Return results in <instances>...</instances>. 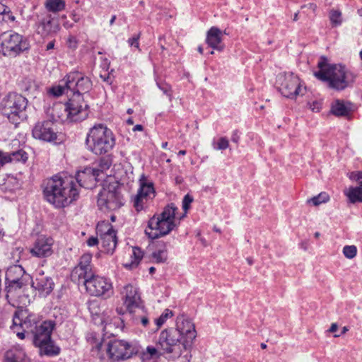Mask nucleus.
<instances>
[{"label":"nucleus","mask_w":362,"mask_h":362,"mask_svg":"<svg viewBox=\"0 0 362 362\" xmlns=\"http://www.w3.org/2000/svg\"><path fill=\"white\" fill-rule=\"evenodd\" d=\"M344 194L351 203L362 202V187H350Z\"/></svg>","instance_id":"nucleus-31"},{"label":"nucleus","mask_w":362,"mask_h":362,"mask_svg":"<svg viewBox=\"0 0 362 362\" xmlns=\"http://www.w3.org/2000/svg\"><path fill=\"white\" fill-rule=\"evenodd\" d=\"M107 353L112 361H119L129 358L136 350L127 341L115 339L108 343Z\"/></svg>","instance_id":"nucleus-14"},{"label":"nucleus","mask_w":362,"mask_h":362,"mask_svg":"<svg viewBox=\"0 0 362 362\" xmlns=\"http://www.w3.org/2000/svg\"><path fill=\"white\" fill-rule=\"evenodd\" d=\"M115 19H116V16H113L112 17V18L110 19V25H112V24L114 23V22H115Z\"/></svg>","instance_id":"nucleus-60"},{"label":"nucleus","mask_w":362,"mask_h":362,"mask_svg":"<svg viewBox=\"0 0 362 362\" xmlns=\"http://www.w3.org/2000/svg\"><path fill=\"white\" fill-rule=\"evenodd\" d=\"M247 262L250 265H252L253 264V261L251 258H247Z\"/></svg>","instance_id":"nucleus-63"},{"label":"nucleus","mask_w":362,"mask_h":362,"mask_svg":"<svg viewBox=\"0 0 362 362\" xmlns=\"http://www.w3.org/2000/svg\"><path fill=\"white\" fill-rule=\"evenodd\" d=\"M23 83L25 84L23 88L25 91H32L35 90L37 87L35 81L31 78H25Z\"/></svg>","instance_id":"nucleus-46"},{"label":"nucleus","mask_w":362,"mask_h":362,"mask_svg":"<svg viewBox=\"0 0 362 362\" xmlns=\"http://www.w3.org/2000/svg\"><path fill=\"white\" fill-rule=\"evenodd\" d=\"M341 12L339 10L332 9L329 11V18L333 26H339L342 23Z\"/></svg>","instance_id":"nucleus-40"},{"label":"nucleus","mask_w":362,"mask_h":362,"mask_svg":"<svg viewBox=\"0 0 362 362\" xmlns=\"http://www.w3.org/2000/svg\"><path fill=\"white\" fill-rule=\"evenodd\" d=\"M240 136L237 130L234 131L232 134L231 140L234 143H238Z\"/></svg>","instance_id":"nucleus-55"},{"label":"nucleus","mask_w":362,"mask_h":362,"mask_svg":"<svg viewBox=\"0 0 362 362\" xmlns=\"http://www.w3.org/2000/svg\"><path fill=\"white\" fill-rule=\"evenodd\" d=\"M54 322L51 320L40 322L31 333L33 343L35 345L42 344L45 341L49 339L54 327Z\"/></svg>","instance_id":"nucleus-20"},{"label":"nucleus","mask_w":362,"mask_h":362,"mask_svg":"<svg viewBox=\"0 0 362 362\" xmlns=\"http://www.w3.org/2000/svg\"><path fill=\"white\" fill-rule=\"evenodd\" d=\"M343 254L348 259H352L357 254V248L355 245H346L343 248Z\"/></svg>","instance_id":"nucleus-45"},{"label":"nucleus","mask_w":362,"mask_h":362,"mask_svg":"<svg viewBox=\"0 0 362 362\" xmlns=\"http://www.w3.org/2000/svg\"><path fill=\"white\" fill-rule=\"evenodd\" d=\"M155 271H156L155 267H151L149 268V273L150 274H153Z\"/></svg>","instance_id":"nucleus-62"},{"label":"nucleus","mask_w":362,"mask_h":362,"mask_svg":"<svg viewBox=\"0 0 362 362\" xmlns=\"http://www.w3.org/2000/svg\"><path fill=\"white\" fill-rule=\"evenodd\" d=\"M86 144L88 149L93 153L102 155L112 149L115 139L110 129L102 124H98L90 129L86 139Z\"/></svg>","instance_id":"nucleus-4"},{"label":"nucleus","mask_w":362,"mask_h":362,"mask_svg":"<svg viewBox=\"0 0 362 362\" xmlns=\"http://www.w3.org/2000/svg\"><path fill=\"white\" fill-rule=\"evenodd\" d=\"M154 194L153 182H149L144 175H142L139 179V189L134 198V206L137 211H140L144 208V199L151 197Z\"/></svg>","instance_id":"nucleus-18"},{"label":"nucleus","mask_w":362,"mask_h":362,"mask_svg":"<svg viewBox=\"0 0 362 362\" xmlns=\"http://www.w3.org/2000/svg\"><path fill=\"white\" fill-rule=\"evenodd\" d=\"M329 199V195L325 192L320 193L310 199L308 200V203H312L314 206H318L322 203L327 202Z\"/></svg>","instance_id":"nucleus-42"},{"label":"nucleus","mask_w":362,"mask_h":362,"mask_svg":"<svg viewBox=\"0 0 362 362\" xmlns=\"http://www.w3.org/2000/svg\"><path fill=\"white\" fill-rule=\"evenodd\" d=\"M8 155L11 158V162L21 161L25 163L28 160V154L23 150H18Z\"/></svg>","instance_id":"nucleus-41"},{"label":"nucleus","mask_w":362,"mask_h":362,"mask_svg":"<svg viewBox=\"0 0 362 362\" xmlns=\"http://www.w3.org/2000/svg\"><path fill=\"white\" fill-rule=\"evenodd\" d=\"M5 362H28L21 352L13 353L8 351L6 355Z\"/></svg>","instance_id":"nucleus-36"},{"label":"nucleus","mask_w":362,"mask_h":362,"mask_svg":"<svg viewBox=\"0 0 362 362\" xmlns=\"http://www.w3.org/2000/svg\"><path fill=\"white\" fill-rule=\"evenodd\" d=\"M93 275V272H88L84 269L76 267L71 272V279L72 281L77 283L78 284L82 283L84 285V281L88 279H90Z\"/></svg>","instance_id":"nucleus-29"},{"label":"nucleus","mask_w":362,"mask_h":362,"mask_svg":"<svg viewBox=\"0 0 362 362\" xmlns=\"http://www.w3.org/2000/svg\"><path fill=\"white\" fill-rule=\"evenodd\" d=\"M60 29L58 23L54 22L51 16L42 18L39 23L37 31L42 37H47L57 33Z\"/></svg>","instance_id":"nucleus-24"},{"label":"nucleus","mask_w":362,"mask_h":362,"mask_svg":"<svg viewBox=\"0 0 362 362\" xmlns=\"http://www.w3.org/2000/svg\"><path fill=\"white\" fill-rule=\"evenodd\" d=\"M350 105V103L346 105L343 100H337L332 103L331 111L333 115L338 117L346 116L351 112Z\"/></svg>","instance_id":"nucleus-30"},{"label":"nucleus","mask_w":362,"mask_h":362,"mask_svg":"<svg viewBox=\"0 0 362 362\" xmlns=\"http://www.w3.org/2000/svg\"><path fill=\"white\" fill-rule=\"evenodd\" d=\"M127 124H134L133 119H132V118H129V119L127 120Z\"/></svg>","instance_id":"nucleus-61"},{"label":"nucleus","mask_w":362,"mask_h":362,"mask_svg":"<svg viewBox=\"0 0 362 362\" xmlns=\"http://www.w3.org/2000/svg\"><path fill=\"white\" fill-rule=\"evenodd\" d=\"M40 322L37 315L27 314L26 312L21 311L15 313L11 328L19 339H23L25 338V333L31 334Z\"/></svg>","instance_id":"nucleus-9"},{"label":"nucleus","mask_w":362,"mask_h":362,"mask_svg":"<svg viewBox=\"0 0 362 362\" xmlns=\"http://www.w3.org/2000/svg\"><path fill=\"white\" fill-rule=\"evenodd\" d=\"M158 87L160 88V89L161 90H163V92L166 94L167 95H168L170 98L171 96V88L170 86H168V84H165V85H159L158 84Z\"/></svg>","instance_id":"nucleus-53"},{"label":"nucleus","mask_w":362,"mask_h":362,"mask_svg":"<svg viewBox=\"0 0 362 362\" xmlns=\"http://www.w3.org/2000/svg\"><path fill=\"white\" fill-rule=\"evenodd\" d=\"M173 316V312L168 309H165L161 315L155 320V323L157 326L156 329H158L168 319Z\"/></svg>","instance_id":"nucleus-43"},{"label":"nucleus","mask_w":362,"mask_h":362,"mask_svg":"<svg viewBox=\"0 0 362 362\" xmlns=\"http://www.w3.org/2000/svg\"><path fill=\"white\" fill-rule=\"evenodd\" d=\"M6 298L11 300H16L24 293L28 286V281H6Z\"/></svg>","instance_id":"nucleus-23"},{"label":"nucleus","mask_w":362,"mask_h":362,"mask_svg":"<svg viewBox=\"0 0 362 362\" xmlns=\"http://www.w3.org/2000/svg\"><path fill=\"white\" fill-rule=\"evenodd\" d=\"M105 226L107 230L100 235V243L107 253H112L117 243L116 231L111 225Z\"/></svg>","instance_id":"nucleus-22"},{"label":"nucleus","mask_w":362,"mask_h":362,"mask_svg":"<svg viewBox=\"0 0 362 362\" xmlns=\"http://www.w3.org/2000/svg\"><path fill=\"white\" fill-rule=\"evenodd\" d=\"M122 298L128 314L143 313V305L137 288L131 284L124 287Z\"/></svg>","instance_id":"nucleus-16"},{"label":"nucleus","mask_w":362,"mask_h":362,"mask_svg":"<svg viewBox=\"0 0 362 362\" xmlns=\"http://www.w3.org/2000/svg\"><path fill=\"white\" fill-rule=\"evenodd\" d=\"M222 40L223 33L217 27H211L207 32L206 41L211 48L218 51H222L224 49Z\"/></svg>","instance_id":"nucleus-25"},{"label":"nucleus","mask_w":362,"mask_h":362,"mask_svg":"<svg viewBox=\"0 0 362 362\" xmlns=\"http://www.w3.org/2000/svg\"><path fill=\"white\" fill-rule=\"evenodd\" d=\"M143 130V126L141 125V124H136V126H134V127L133 128V131L135 132V131H142Z\"/></svg>","instance_id":"nucleus-58"},{"label":"nucleus","mask_w":362,"mask_h":362,"mask_svg":"<svg viewBox=\"0 0 362 362\" xmlns=\"http://www.w3.org/2000/svg\"><path fill=\"white\" fill-rule=\"evenodd\" d=\"M123 198L115 185L103 187L98 194V205L101 210L114 211L123 205Z\"/></svg>","instance_id":"nucleus-10"},{"label":"nucleus","mask_w":362,"mask_h":362,"mask_svg":"<svg viewBox=\"0 0 362 362\" xmlns=\"http://www.w3.org/2000/svg\"><path fill=\"white\" fill-rule=\"evenodd\" d=\"M349 178L351 180L356 181L358 184V187H362V171L351 173Z\"/></svg>","instance_id":"nucleus-47"},{"label":"nucleus","mask_w":362,"mask_h":362,"mask_svg":"<svg viewBox=\"0 0 362 362\" xmlns=\"http://www.w3.org/2000/svg\"><path fill=\"white\" fill-rule=\"evenodd\" d=\"M77 40L74 36L70 35L67 40V45L71 49H76L77 47Z\"/></svg>","instance_id":"nucleus-50"},{"label":"nucleus","mask_w":362,"mask_h":362,"mask_svg":"<svg viewBox=\"0 0 362 362\" xmlns=\"http://www.w3.org/2000/svg\"><path fill=\"white\" fill-rule=\"evenodd\" d=\"M193 202V197L189 194H186L182 200V209L186 212L190 207L191 203Z\"/></svg>","instance_id":"nucleus-48"},{"label":"nucleus","mask_w":362,"mask_h":362,"mask_svg":"<svg viewBox=\"0 0 362 362\" xmlns=\"http://www.w3.org/2000/svg\"><path fill=\"white\" fill-rule=\"evenodd\" d=\"M319 71L314 72V76L328 83L329 86L337 90H342L351 86L356 78L355 74L345 66L341 64H330L327 59L321 57L317 63Z\"/></svg>","instance_id":"nucleus-2"},{"label":"nucleus","mask_w":362,"mask_h":362,"mask_svg":"<svg viewBox=\"0 0 362 362\" xmlns=\"http://www.w3.org/2000/svg\"><path fill=\"white\" fill-rule=\"evenodd\" d=\"M174 330L177 331L179 337L189 349L197 337L194 323L185 315H180L177 317L176 327Z\"/></svg>","instance_id":"nucleus-15"},{"label":"nucleus","mask_w":362,"mask_h":362,"mask_svg":"<svg viewBox=\"0 0 362 362\" xmlns=\"http://www.w3.org/2000/svg\"><path fill=\"white\" fill-rule=\"evenodd\" d=\"M96 166L92 168V169L95 171V174L97 176H99L100 173H103L110 168L112 165V160L110 157L105 156L99 159L98 163H96Z\"/></svg>","instance_id":"nucleus-32"},{"label":"nucleus","mask_w":362,"mask_h":362,"mask_svg":"<svg viewBox=\"0 0 362 362\" xmlns=\"http://www.w3.org/2000/svg\"><path fill=\"white\" fill-rule=\"evenodd\" d=\"M54 240L51 237L40 235L35 240L33 247L30 249L33 256L37 257H47L50 256L52 251Z\"/></svg>","instance_id":"nucleus-19"},{"label":"nucleus","mask_w":362,"mask_h":362,"mask_svg":"<svg viewBox=\"0 0 362 362\" xmlns=\"http://www.w3.org/2000/svg\"><path fill=\"white\" fill-rule=\"evenodd\" d=\"M161 355L163 354L156 345V346H148L141 353V359L142 362H157Z\"/></svg>","instance_id":"nucleus-27"},{"label":"nucleus","mask_w":362,"mask_h":362,"mask_svg":"<svg viewBox=\"0 0 362 362\" xmlns=\"http://www.w3.org/2000/svg\"><path fill=\"white\" fill-rule=\"evenodd\" d=\"M91 259L92 255L90 254H84L81 257L80 261L76 267L88 270V272H93L90 265Z\"/></svg>","instance_id":"nucleus-37"},{"label":"nucleus","mask_w":362,"mask_h":362,"mask_svg":"<svg viewBox=\"0 0 362 362\" xmlns=\"http://www.w3.org/2000/svg\"><path fill=\"white\" fill-rule=\"evenodd\" d=\"M1 49L4 55L16 56L28 49V43L18 33H4L0 36Z\"/></svg>","instance_id":"nucleus-11"},{"label":"nucleus","mask_w":362,"mask_h":362,"mask_svg":"<svg viewBox=\"0 0 362 362\" xmlns=\"http://www.w3.org/2000/svg\"><path fill=\"white\" fill-rule=\"evenodd\" d=\"M98 242H99V240L98 239V238L92 236L88 239L87 244L88 246L93 247V246L98 245Z\"/></svg>","instance_id":"nucleus-54"},{"label":"nucleus","mask_w":362,"mask_h":362,"mask_svg":"<svg viewBox=\"0 0 362 362\" xmlns=\"http://www.w3.org/2000/svg\"><path fill=\"white\" fill-rule=\"evenodd\" d=\"M54 41H50L46 46V50H49L54 48Z\"/></svg>","instance_id":"nucleus-57"},{"label":"nucleus","mask_w":362,"mask_h":362,"mask_svg":"<svg viewBox=\"0 0 362 362\" xmlns=\"http://www.w3.org/2000/svg\"><path fill=\"white\" fill-rule=\"evenodd\" d=\"M309 105L313 112H319L322 108L321 103L318 101H313L312 103H309Z\"/></svg>","instance_id":"nucleus-52"},{"label":"nucleus","mask_w":362,"mask_h":362,"mask_svg":"<svg viewBox=\"0 0 362 362\" xmlns=\"http://www.w3.org/2000/svg\"><path fill=\"white\" fill-rule=\"evenodd\" d=\"M33 136L41 141L52 142L57 140V132L51 120L37 122L33 129Z\"/></svg>","instance_id":"nucleus-17"},{"label":"nucleus","mask_w":362,"mask_h":362,"mask_svg":"<svg viewBox=\"0 0 362 362\" xmlns=\"http://www.w3.org/2000/svg\"><path fill=\"white\" fill-rule=\"evenodd\" d=\"M177 208L173 203L167 205L159 215H154L148 222L145 233L151 239H156L170 233L176 226L175 213Z\"/></svg>","instance_id":"nucleus-3"},{"label":"nucleus","mask_w":362,"mask_h":362,"mask_svg":"<svg viewBox=\"0 0 362 362\" xmlns=\"http://www.w3.org/2000/svg\"><path fill=\"white\" fill-rule=\"evenodd\" d=\"M45 7L49 11L59 12L64 9L65 1L64 0H47Z\"/></svg>","instance_id":"nucleus-33"},{"label":"nucleus","mask_w":362,"mask_h":362,"mask_svg":"<svg viewBox=\"0 0 362 362\" xmlns=\"http://www.w3.org/2000/svg\"><path fill=\"white\" fill-rule=\"evenodd\" d=\"M64 104L66 119L71 122H80L86 119L89 114V105L81 94H73Z\"/></svg>","instance_id":"nucleus-8"},{"label":"nucleus","mask_w":362,"mask_h":362,"mask_svg":"<svg viewBox=\"0 0 362 362\" xmlns=\"http://www.w3.org/2000/svg\"><path fill=\"white\" fill-rule=\"evenodd\" d=\"M198 52L200 53V54H203V47L202 46H199L197 49Z\"/></svg>","instance_id":"nucleus-64"},{"label":"nucleus","mask_w":362,"mask_h":362,"mask_svg":"<svg viewBox=\"0 0 362 362\" xmlns=\"http://www.w3.org/2000/svg\"><path fill=\"white\" fill-rule=\"evenodd\" d=\"M212 146L215 150H225L229 146V141L225 136L221 137L217 142L214 141Z\"/></svg>","instance_id":"nucleus-44"},{"label":"nucleus","mask_w":362,"mask_h":362,"mask_svg":"<svg viewBox=\"0 0 362 362\" xmlns=\"http://www.w3.org/2000/svg\"><path fill=\"white\" fill-rule=\"evenodd\" d=\"M276 84L281 93L288 98H296L303 95L306 91L300 83V78L293 73L280 74L277 76Z\"/></svg>","instance_id":"nucleus-7"},{"label":"nucleus","mask_w":362,"mask_h":362,"mask_svg":"<svg viewBox=\"0 0 362 362\" xmlns=\"http://www.w3.org/2000/svg\"><path fill=\"white\" fill-rule=\"evenodd\" d=\"M35 346L39 347L40 353L41 355L44 354L52 356L58 355L60 352L59 347L54 345V342L51 339V337L49 339L43 341L42 344H37Z\"/></svg>","instance_id":"nucleus-28"},{"label":"nucleus","mask_w":362,"mask_h":362,"mask_svg":"<svg viewBox=\"0 0 362 362\" xmlns=\"http://www.w3.org/2000/svg\"><path fill=\"white\" fill-rule=\"evenodd\" d=\"M28 99L21 94L10 92L0 102V112L11 123L19 124L26 119Z\"/></svg>","instance_id":"nucleus-5"},{"label":"nucleus","mask_w":362,"mask_h":362,"mask_svg":"<svg viewBox=\"0 0 362 362\" xmlns=\"http://www.w3.org/2000/svg\"><path fill=\"white\" fill-rule=\"evenodd\" d=\"M140 37V34H138L136 36H134L132 38H129L128 40L129 44L130 46H134L136 48H139V39Z\"/></svg>","instance_id":"nucleus-51"},{"label":"nucleus","mask_w":362,"mask_h":362,"mask_svg":"<svg viewBox=\"0 0 362 362\" xmlns=\"http://www.w3.org/2000/svg\"><path fill=\"white\" fill-rule=\"evenodd\" d=\"M63 81V85L52 86L49 90V93L54 95V97H59L63 94L66 95L68 97L71 96L70 90L66 88V86L65 84V80L64 79Z\"/></svg>","instance_id":"nucleus-34"},{"label":"nucleus","mask_w":362,"mask_h":362,"mask_svg":"<svg viewBox=\"0 0 362 362\" xmlns=\"http://www.w3.org/2000/svg\"><path fill=\"white\" fill-rule=\"evenodd\" d=\"M143 257V252L139 247H133L132 248V262L130 264V267L132 268L137 267L139 262L141 260Z\"/></svg>","instance_id":"nucleus-35"},{"label":"nucleus","mask_w":362,"mask_h":362,"mask_svg":"<svg viewBox=\"0 0 362 362\" xmlns=\"http://www.w3.org/2000/svg\"><path fill=\"white\" fill-rule=\"evenodd\" d=\"M11 162V158L7 153L0 151V168L6 163Z\"/></svg>","instance_id":"nucleus-49"},{"label":"nucleus","mask_w":362,"mask_h":362,"mask_svg":"<svg viewBox=\"0 0 362 362\" xmlns=\"http://www.w3.org/2000/svg\"><path fill=\"white\" fill-rule=\"evenodd\" d=\"M156 345L163 354H171L176 358L180 356L182 352L188 349L173 327L160 332Z\"/></svg>","instance_id":"nucleus-6"},{"label":"nucleus","mask_w":362,"mask_h":362,"mask_svg":"<svg viewBox=\"0 0 362 362\" xmlns=\"http://www.w3.org/2000/svg\"><path fill=\"white\" fill-rule=\"evenodd\" d=\"M337 329H338V325L336 323H332L329 329V332L334 333L337 330Z\"/></svg>","instance_id":"nucleus-56"},{"label":"nucleus","mask_w":362,"mask_h":362,"mask_svg":"<svg viewBox=\"0 0 362 362\" xmlns=\"http://www.w3.org/2000/svg\"><path fill=\"white\" fill-rule=\"evenodd\" d=\"M92 168L78 171L76 177L67 175H54L44 181L43 195L46 201L56 208H64L79 197L78 187L90 188L96 181L97 175Z\"/></svg>","instance_id":"nucleus-1"},{"label":"nucleus","mask_w":362,"mask_h":362,"mask_svg":"<svg viewBox=\"0 0 362 362\" xmlns=\"http://www.w3.org/2000/svg\"><path fill=\"white\" fill-rule=\"evenodd\" d=\"M32 286L38 291L40 296L46 297L53 291L54 283L51 277L45 276L43 272H40L32 282Z\"/></svg>","instance_id":"nucleus-21"},{"label":"nucleus","mask_w":362,"mask_h":362,"mask_svg":"<svg viewBox=\"0 0 362 362\" xmlns=\"http://www.w3.org/2000/svg\"><path fill=\"white\" fill-rule=\"evenodd\" d=\"M152 259L156 263H164L168 259L166 249L158 250L152 253Z\"/></svg>","instance_id":"nucleus-38"},{"label":"nucleus","mask_w":362,"mask_h":362,"mask_svg":"<svg viewBox=\"0 0 362 362\" xmlns=\"http://www.w3.org/2000/svg\"><path fill=\"white\" fill-rule=\"evenodd\" d=\"M348 330H349V329H348L347 327H344L342 328V330H341V334H345Z\"/></svg>","instance_id":"nucleus-59"},{"label":"nucleus","mask_w":362,"mask_h":362,"mask_svg":"<svg viewBox=\"0 0 362 362\" xmlns=\"http://www.w3.org/2000/svg\"><path fill=\"white\" fill-rule=\"evenodd\" d=\"M66 88L71 95L81 94L84 98L92 88V82L87 76L79 72H71L64 78Z\"/></svg>","instance_id":"nucleus-13"},{"label":"nucleus","mask_w":362,"mask_h":362,"mask_svg":"<svg viewBox=\"0 0 362 362\" xmlns=\"http://www.w3.org/2000/svg\"><path fill=\"white\" fill-rule=\"evenodd\" d=\"M24 269L20 265H13L6 272V281H29L30 276L25 274Z\"/></svg>","instance_id":"nucleus-26"},{"label":"nucleus","mask_w":362,"mask_h":362,"mask_svg":"<svg viewBox=\"0 0 362 362\" xmlns=\"http://www.w3.org/2000/svg\"><path fill=\"white\" fill-rule=\"evenodd\" d=\"M86 291L92 296H102L108 298L113 295V286L110 280L107 278L93 275L84 281Z\"/></svg>","instance_id":"nucleus-12"},{"label":"nucleus","mask_w":362,"mask_h":362,"mask_svg":"<svg viewBox=\"0 0 362 362\" xmlns=\"http://www.w3.org/2000/svg\"><path fill=\"white\" fill-rule=\"evenodd\" d=\"M129 315H132V319L134 323L138 325L141 324L144 327H147L149 324L148 318L146 315H144V310H143V313H135L133 314H129Z\"/></svg>","instance_id":"nucleus-39"}]
</instances>
